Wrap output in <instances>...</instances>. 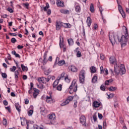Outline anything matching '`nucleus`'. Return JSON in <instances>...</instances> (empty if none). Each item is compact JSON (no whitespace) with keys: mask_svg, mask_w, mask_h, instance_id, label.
I'll use <instances>...</instances> for the list:
<instances>
[{"mask_svg":"<svg viewBox=\"0 0 129 129\" xmlns=\"http://www.w3.org/2000/svg\"><path fill=\"white\" fill-rule=\"evenodd\" d=\"M3 123L4 125H6V124H8L7 119H6L5 118H3Z\"/></svg>","mask_w":129,"mask_h":129,"instance_id":"38","label":"nucleus"},{"mask_svg":"<svg viewBox=\"0 0 129 129\" xmlns=\"http://www.w3.org/2000/svg\"><path fill=\"white\" fill-rule=\"evenodd\" d=\"M47 54H48V51H46L43 55V59H47Z\"/></svg>","mask_w":129,"mask_h":129,"instance_id":"45","label":"nucleus"},{"mask_svg":"<svg viewBox=\"0 0 129 129\" xmlns=\"http://www.w3.org/2000/svg\"><path fill=\"white\" fill-rule=\"evenodd\" d=\"M55 27L57 31H59L62 27V23L60 21H56L55 23Z\"/></svg>","mask_w":129,"mask_h":129,"instance_id":"9","label":"nucleus"},{"mask_svg":"<svg viewBox=\"0 0 129 129\" xmlns=\"http://www.w3.org/2000/svg\"><path fill=\"white\" fill-rule=\"evenodd\" d=\"M109 39L111 43V44L113 45V44H115L116 40H115V37L113 36V39L110 38V37H109Z\"/></svg>","mask_w":129,"mask_h":129,"instance_id":"20","label":"nucleus"},{"mask_svg":"<svg viewBox=\"0 0 129 129\" xmlns=\"http://www.w3.org/2000/svg\"><path fill=\"white\" fill-rule=\"evenodd\" d=\"M42 126V127H41ZM41 126L37 125V124H34L33 126V128L34 129H44V126L43 125H41Z\"/></svg>","mask_w":129,"mask_h":129,"instance_id":"18","label":"nucleus"},{"mask_svg":"<svg viewBox=\"0 0 129 129\" xmlns=\"http://www.w3.org/2000/svg\"><path fill=\"white\" fill-rule=\"evenodd\" d=\"M113 96H114V94H110V95H108V98H112V97H113Z\"/></svg>","mask_w":129,"mask_h":129,"instance_id":"56","label":"nucleus"},{"mask_svg":"<svg viewBox=\"0 0 129 129\" xmlns=\"http://www.w3.org/2000/svg\"><path fill=\"white\" fill-rule=\"evenodd\" d=\"M122 29L123 31H124L125 32L124 34H128V33L127 32V28H126V27L124 26H122Z\"/></svg>","mask_w":129,"mask_h":129,"instance_id":"35","label":"nucleus"},{"mask_svg":"<svg viewBox=\"0 0 129 129\" xmlns=\"http://www.w3.org/2000/svg\"><path fill=\"white\" fill-rule=\"evenodd\" d=\"M98 117H99V118H100V119H102V117H103V116H102V114L98 113Z\"/></svg>","mask_w":129,"mask_h":129,"instance_id":"55","label":"nucleus"},{"mask_svg":"<svg viewBox=\"0 0 129 129\" xmlns=\"http://www.w3.org/2000/svg\"><path fill=\"white\" fill-rule=\"evenodd\" d=\"M59 80L58 79H57L53 83V87L55 88L56 87V85H58V84L59 83Z\"/></svg>","mask_w":129,"mask_h":129,"instance_id":"29","label":"nucleus"},{"mask_svg":"<svg viewBox=\"0 0 129 129\" xmlns=\"http://www.w3.org/2000/svg\"><path fill=\"white\" fill-rule=\"evenodd\" d=\"M93 106L94 107H99L100 106V103L98 102L97 101H95L93 103Z\"/></svg>","mask_w":129,"mask_h":129,"instance_id":"15","label":"nucleus"},{"mask_svg":"<svg viewBox=\"0 0 129 129\" xmlns=\"http://www.w3.org/2000/svg\"><path fill=\"white\" fill-rule=\"evenodd\" d=\"M85 71L84 70H82L80 72V77H79V80L80 83H84V81H85Z\"/></svg>","mask_w":129,"mask_h":129,"instance_id":"3","label":"nucleus"},{"mask_svg":"<svg viewBox=\"0 0 129 129\" xmlns=\"http://www.w3.org/2000/svg\"><path fill=\"white\" fill-rule=\"evenodd\" d=\"M47 14L48 16H50V15H51V10H48Z\"/></svg>","mask_w":129,"mask_h":129,"instance_id":"63","label":"nucleus"},{"mask_svg":"<svg viewBox=\"0 0 129 129\" xmlns=\"http://www.w3.org/2000/svg\"><path fill=\"white\" fill-rule=\"evenodd\" d=\"M109 61L111 64H115V62H116V59H115V57H114V56H111L109 58Z\"/></svg>","mask_w":129,"mask_h":129,"instance_id":"14","label":"nucleus"},{"mask_svg":"<svg viewBox=\"0 0 129 129\" xmlns=\"http://www.w3.org/2000/svg\"><path fill=\"white\" fill-rule=\"evenodd\" d=\"M57 64V65H58V66H62V65H64V64H65V60H62L60 61H58Z\"/></svg>","mask_w":129,"mask_h":129,"instance_id":"22","label":"nucleus"},{"mask_svg":"<svg viewBox=\"0 0 129 129\" xmlns=\"http://www.w3.org/2000/svg\"><path fill=\"white\" fill-rule=\"evenodd\" d=\"M114 72L116 75H123L125 73V69L124 68V66L121 64L119 66H117V64L114 66Z\"/></svg>","mask_w":129,"mask_h":129,"instance_id":"1","label":"nucleus"},{"mask_svg":"<svg viewBox=\"0 0 129 129\" xmlns=\"http://www.w3.org/2000/svg\"><path fill=\"white\" fill-rule=\"evenodd\" d=\"M69 70H71L72 72H77V68L74 66H70L69 67Z\"/></svg>","mask_w":129,"mask_h":129,"instance_id":"10","label":"nucleus"},{"mask_svg":"<svg viewBox=\"0 0 129 129\" xmlns=\"http://www.w3.org/2000/svg\"><path fill=\"white\" fill-rule=\"evenodd\" d=\"M69 101H68V100L67 99L64 102H63L62 104H61V106H64V105H66L67 104H68V103H69Z\"/></svg>","mask_w":129,"mask_h":129,"instance_id":"36","label":"nucleus"},{"mask_svg":"<svg viewBox=\"0 0 129 129\" xmlns=\"http://www.w3.org/2000/svg\"><path fill=\"white\" fill-rule=\"evenodd\" d=\"M11 42L12 43H13L14 44H15V43H16V42H17V39H16V38H12L11 39Z\"/></svg>","mask_w":129,"mask_h":129,"instance_id":"49","label":"nucleus"},{"mask_svg":"<svg viewBox=\"0 0 129 129\" xmlns=\"http://www.w3.org/2000/svg\"><path fill=\"white\" fill-rule=\"evenodd\" d=\"M16 69H17V68L15 66H13L12 68H10V71L11 72H15V71H16Z\"/></svg>","mask_w":129,"mask_h":129,"instance_id":"37","label":"nucleus"},{"mask_svg":"<svg viewBox=\"0 0 129 129\" xmlns=\"http://www.w3.org/2000/svg\"><path fill=\"white\" fill-rule=\"evenodd\" d=\"M33 112H34V111L33 110H29L28 113L29 116H31L32 114H33Z\"/></svg>","mask_w":129,"mask_h":129,"instance_id":"41","label":"nucleus"},{"mask_svg":"<svg viewBox=\"0 0 129 129\" xmlns=\"http://www.w3.org/2000/svg\"><path fill=\"white\" fill-rule=\"evenodd\" d=\"M68 42L70 46H72V45H73L74 44L73 39H72V38L68 39Z\"/></svg>","mask_w":129,"mask_h":129,"instance_id":"31","label":"nucleus"},{"mask_svg":"<svg viewBox=\"0 0 129 129\" xmlns=\"http://www.w3.org/2000/svg\"><path fill=\"white\" fill-rule=\"evenodd\" d=\"M50 8V6H49L48 3H46V6L43 8H41L42 10L44 11V12H47V9H49Z\"/></svg>","mask_w":129,"mask_h":129,"instance_id":"21","label":"nucleus"},{"mask_svg":"<svg viewBox=\"0 0 129 129\" xmlns=\"http://www.w3.org/2000/svg\"><path fill=\"white\" fill-rule=\"evenodd\" d=\"M15 107L18 112H21V105L19 104V103H15Z\"/></svg>","mask_w":129,"mask_h":129,"instance_id":"16","label":"nucleus"},{"mask_svg":"<svg viewBox=\"0 0 129 129\" xmlns=\"http://www.w3.org/2000/svg\"><path fill=\"white\" fill-rule=\"evenodd\" d=\"M34 92H33V95L34 98H37L38 95H39V93H40V90L35 88H33Z\"/></svg>","mask_w":129,"mask_h":129,"instance_id":"8","label":"nucleus"},{"mask_svg":"<svg viewBox=\"0 0 129 129\" xmlns=\"http://www.w3.org/2000/svg\"><path fill=\"white\" fill-rule=\"evenodd\" d=\"M97 82V76H94L93 78H92V82L93 83H95Z\"/></svg>","mask_w":129,"mask_h":129,"instance_id":"28","label":"nucleus"},{"mask_svg":"<svg viewBox=\"0 0 129 129\" xmlns=\"http://www.w3.org/2000/svg\"><path fill=\"white\" fill-rule=\"evenodd\" d=\"M118 41L121 43L122 47H124L126 45L127 40H128V33H124V35H122L120 39L117 37Z\"/></svg>","mask_w":129,"mask_h":129,"instance_id":"2","label":"nucleus"},{"mask_svg":"<svg viewBox=\"0 0 129 129\" xmlns=\"http://www.w3.org/2000/svg\"><path fill=\"white\" fill-rule=\"evenodd\" d=\"M2 76L3 78H7V77H8V75H7V74L5 73H3L2 74Z\"/></svg>","mask_w":129,"mask_h":129,"instance_id":"42","label":"nucleus"},{"mask_svg":"<svg viewBox=\"0 0 129 129\" xmlns=\"http://www.w3.org/2000/svg\"><path fill=\"white\" fill-rule=\"evenodd\" d=\"M47 62H48V60H47V59L43 58V65H46V64L47 63Z\"/></svg>","mask_w":129,"mask_h":129,"instance_id":"51","label":"nucleus"},{"mask_svg":"<svg viewBox=\"0 0 129 129\" xmlns=\"http://www.w3.org/2000/svg\"><path fill=\"white\" fill-rule=\"evenodd\" d=\"M44 79H45L44 77L39 78L38 79V81L39 83H44L45 82Z\"/></svg>","mask_w":129,"mask_h":129,"instance_id":"24","label":"nucleus"},{"mask_svg":"<svg viewBox=\"0 0 129 129\" xmlns=\"http://www.w3.org/2000/svg\"><path fill=\"white\" fill-rule=\"evenodd\" d=\"M60 13H61V14H64V15H69V11L67 10H60Z\"/></svg>","mask_w":129,"mask_h":129,"instance_id":"17","label":"nucleus"},{"mask_svg":"<svg viewBox=\"0 0 129 129\" xmlns=\"http://www.w3.org/2000/svg\"><path fill=\"white\" fill-rule=\"evenodd\" d=\"M56 5L57 7H64V2L61 0L57 1Z\"/></svg>","mask_w":129,"mask_h":129,"instance_id":"13","label":"nucleus"},{"mask_svg":"<svg viewBox=\"0 0 129 129\" xmlns=\"http://www.w3.org/2000/svg\"><path fill=\"white\" fill-rule=\"evenodd\" d=\"M75 9L76 13H79L81 12V8L79 4L77 3H75Z\"/></svg>","mask_w":129,"mask_h":129,"instance_id":"7","label":"nucleus"},{"mask_svg":"<svg viewBox=\"0 0 129 129\" xmlns=\"http://www.w3.org/2000/svg\"><path fill=\"white\" fill-rule=\"evenodd\" d=\"M57 90L58 91H61L62 90V85H59L57 87Z\"/></svg>","mask_w":129,"mask_h":129,"instance_id":"44","label":"nucleus"},{"mask_svg":"<svg viewBox=\"0 0 129 129\" xmlns=\"http://www.w3.org/2000/svg\"><path fill=\"white\" fill-rule=\"evenodd\" d=\"M91 72L92 73H95L96 72V70L95 69V67H91L90 68Z\"/></svg>","mask_w":129,"mask_h":129,"instance_id":"34","label":"nucleus"},{"mask_svg":"<svg viewBox=\"0 0 129 129\" xmlns=\"http://www.w3.org/2000/svg\"><path fill=\"white\" fill-rule=\"evenodd\" d=\"M47 117L50 120L49 124H54L56 119V115L54 113L49 114L48 115Z\"/></svg>","mask_w":129,"mask_h":129,"instance_id":"5","label":"nucleus"},{"mask_svg":"<svg viewBox=\"0 0 129 129\" xmlns=\"http://www.w3.org/2000/svg\"><path fill=\"white\" fill-rule=\"evenodd\" d=\"M23 5L24 7V8H26L27 10H28L29 6V3H24Z\"/></svg>","mask_w":129,"mask_h":129,"instance_id":"40","label":"nucleus"},{"mask_svg":"<svg viewBox=\"0 0 129 129\" xmlns=\"http://www.w3.org/2000/svg\"><path fill=\"white\" fill-rule=\"evenodd\" d=\"M8 12H9L11 13H14V10H13V9L11 8H8Z\"/></svg>","mask_w":129,"mask_h":129,"instance_id":"54","label":"nucleus"},{"mask_svg":"<svg viewBox=\"0 0 129 129\" xmlns=\"http://www.w3.org/2000/svg\"><path fill=\"white\" fill-rule=\"evenodd\" d=\"M46 101L47 103H51L53 101V99L52 98V95H50L49 96H47L45 97Z\"/></svg>","mask_w":129,"mask_h":129,"instance_id":"11","label":"nucleus"},{"mask_svg":"<svg viewBox=\"0 0 129 129\" xmlns=\"http://www.w3.org/2000/svg\"><path fill=\"white\" fill-rule=\"evenodd\" d=\"M24 48V46H21L20 45H18L17 48L19 49V50H21V49H23Z\"/></svg>","mask_w":129,"mask_h":129,"instance_id":"58","label":"nucleus"},{"mask_svg":"<svg viewBox=\"0 0 129 129\" xmlns=\"http://www.w3.org/2000/svg\"><path fill=\"white\" fill-rule=\"evenodd\" d=\"M51 73V71L50 70H48L47 71H44V74L45 75L48 76L49 74Z\"/></svg>","mask_w":129,"mask_h":129,"instance_id":"39","label":"nucleus"},{"mask_svg":"<svg viewBox=\"0 0 129 129\" xmlns=\"http://www.w3.org/2000/svg\"><path fill=\"white\" fill-rule=\"evenodd\" d=\"M64 81H66V82H67V83H69L71 81L70 79L68 77V75H67V74L64 78Z\"/></svg>","mask_w":129,"mask_h":129,"instance_id":"30","label":"nucleus"},{"mask_svg":"<svg viewBox=\"0 0 129 129\" xmlns=\"http://www.w3.org/2000/svg\"><path fill=\"white\" fill-rule=\"evenodd\" d=\"M32 90H33V89H30L28 91V93L30 94V96H32Z\"/></svg>","mask_w":129,"mask_h":129,"instance_id":"61","label":"nucleus"},{"mask_svg":"<svg viewBox=\"0 0 129 129\" xmlns=\"http://www.w3.org/2000/svg\"><path fill=\"white\" fill-rule=\"evenodd\" d=\"M28 78V77L26 75H23V79L24 80H26Z\"/></svg>","mask_w":129,"mask_h":129,"instance_id":"64","label":"nucleus"},{"mask_svg":"<svg viewBox=\"0 0 129 129\" xmlns=\"http://www.w3.org/2000/svg\"><path fill=\"white\" fill-rule=\"evenodd\" d=\"M44 79L46 80L47 82H49L51 79V76H49L47 78H44Z\"/></svg>","mask_w":129,"mask_h":129,"instance_id":"53","label":"nucleus"},{"mask_svg":"<svg viewBox=\"0 0 129 129\" xmlns=\"http://www.w3.org/2000/svg\"><path fill=\"white\" fill-rule=\"evenodd\" d=\"M66 77V74L65 73H62L60 77H58L57 78L58 80H61V79H62V78H63V77Z\"/></svg>","mask_w":129,"mask_h":129,"instance_id":"23","label":"nucleus"},{"mask_svg":"<svg viewBox=\"0 0 129 129\" xmlns=\"http://www.w3.org/2000/svg\"><path fill=\"white\" fill-rule=\"evenodd\" d=\"M93 117L94 121H96L97 120V117H96V115L94 114Z\"/></svg>","mask_w":129,"mask_h":129,"instance_id":"57","label":"nucleus"},{"mask_svg":"<svg viewBox=\"0 0 129 129\" xmlns=\"http://www.w3.org/2000/svg\"><path fill=\"white\" fill-rule=\"evenodd\" d=\"M37 86L38 88H40V89H44V85L43 84L37 85Z\"/></svg>","mask_w":129,"mask_h":129,"instance_id":"43","label":"nucleus"},{"mask_svg":"<svg viewBox=\"0 0 129 129\" xmlns=\"http://www.w3.org/2000/svg\"><path fill=\"white\" fill-rule=\"evenodd\" d=\"M100 59L101 60H104V55H103V54H100Z\"/></svg>","mask_w":129,"mask_h":129,"instance_id":"60","label":"nucleus"},{"mask_svg":"<svg viewBox=\"0 0 129 129\" xmlns=\"http://www.w3.org/2000/svg\"><path fill=\"white\" fill-rule=\"evenodd\" d=\"M59 60H60V58L58 57H57L55 60V63L58 64V62H59Z\"/></svg>","mask_w":129,"mask_h":129,"instance_id":"59","label":"nucleus"},{"mask_svg":"<svg viewBox=\"0 0 129 129\" xmlns=\"http://www.w3.org/2000/svg\"><path fill=\"white\" fill-rule=\"evenodd\" d=\"M21 67L23 71H28V67L24 66L23 64H21Z\"/></svg>","mask_w":129,"mask_h":129,"instance_id":"27","label":"nucleus"},{"mask_svg":"<svg viewBox=\"0 0 129 129\" xmlns=\"http://www.w3.org/2000/svg\"><path fill=\"white\" fill-rule=\"evenodd\" d=\"M100 89H101V90H102L103 91H105V87L103 85H102L100 87Z\"/></svg>","mask_w":129,"mask_h":129,"instance_id":"46","label":"nucleus"},{"mask_svg":"<svg viewBox=\"0 0 129 129\" xmlns=\"http://www.w3.org/2000/svg\"><path fill=\"white\" fill-rule=\"evenodd\" d=\"M118 9L119 12V13L121 14L122 18H125V13L123 11V10L122 9V7L120 5L118 6Z\"/></svg>","mask_w":129,"mask_h":129,"instance_id":"6","label":"nucleus"},{"mask_svg":"<svg viewBox=\"0 0 129 129\" xmlns=\"http://www.w3.org/2000/svg\"><path fill=\"white\" fill-rule=\"evenodd\" d=\"M116 89H117V88L116 87H110L109 88V90L110 91H115V90H116Z\"/></svg>","mask_w":129,"mask_h":129,"instance_id":"33","label":"nucleus"},{"mask_svg":"<svg viewBox=\"0 0 129 129\" xmlns=\"http://www.w3.org/2000/svg\"><path fill=\"white\" fill-rule=\"evenodd\" d=\"M81 56H82V55L81 54V52H80V51H78L77 53V56L81 57Z\"/></svg>","mask_w":129,"mask_h":129,"instance_id":"47","label":"nucleus"},{"mask_svg":"<svg viewBox=\"0 0 129 129\" xmlns=\"http://www.w3.org/2000/svg\"><path fill=\"white\" fill-rule=\"evenodd\" d=\"M60 40H59V46L60 48H63V47H65V46H64V39L63 38H62V42H61V37L59 38Z\"/></svg>","mask_w":129,"mask_h":129,"instance_id":"19","label":"nucleus"},{"mask_svg":"<svg viewBox=\"0 0 129 129\" xmlns=\"http://www.w3.org/2000/svg\"><path fill=\"white\" fill-rule=\"evenodd\" d=\"M91 19H90V17H88L87 20V23L88 26V27H90V25H91Z\"/></svg>","mask_w":129,"mask_h":129,"instance_id":"25","label":"nucleus"},{"mask_svg":"<svg viewBox=\"0 0 129 129\" xmlns=\"http://www.w3.org/2000/svg\"><path fill=\"white\" fill-rule=\"evenodd\" d=\"M80 122L81 123H82V124H85V121H86V119L85 118V116H81L80 117Z\"/></svg>","mask_w":129,"mask_h":129,"instance_id":"12","label":"nucleus"},{"mask_svg":"<svg viewBox=\"0 0 129 129\" xmlns=\"http://www.w3.org/2000/svg\"><path fill=\"white\" fill-rule=\"evenodd\" d=\"M67 100H68L69 102H70V101H72V100H73V97L70 96L68 98Z\"/></svg>","mask_w":129,"mask_h":129,"instance_id":"48","label":"nucleus"},{"mask_svg":"<svg viewBox=\"0 0 129 129\" xmlns=\"http://www.w3.org/2000/svg\"><path fill=\"white\" fill-rule=\"evenodd\" d=\"M104 69H103V67L101 66L100 67V71H101V74H102L104 72Z\"/></svg>","mask_w":129,"mask_h":129,"instance_id":"52","label":"nucleus"},{"mask_svg":"<svg viewBox=\"0 0 129 129\" xmlns=\"http://www.w3.org/2000/svg\"><path fill=\"white\" fill-rule=\"evenodd\" d=\"M19 71H16L15 72V78L16 79V80H18L19 78Z\"/></svg>","mask_w":129,"mask_h":129,"instance_id":"32","label":"nucleus"},{"mask_svg":"<svg viewBox=\"0 0 129 129\" xmlns=\"http://www.w3.org/2000/svg\"><path fill=\"white\" fill-rule=\"evenodd\" d=\"M69 89L72 90H73L74 92H76L77 91V83L76 82V80H74L72 83V85L70 86Z\"/></svg>","mask_w":129,"mask_h":129,"instance_id":"4","label":"nucleus"},{"mask_svg":"<svg viewBox=\"0 0 129 129\" xmlns=\"http://www.w3.org/2000/svg\"><path fill=\"white\" fill-rule=\"evenodd\" d=\"M64 25L65 26L66 28H70V24H69V23H64Z\"/></svg>","mask_w":129,"mask_h":129,"instance_id":"50","label":"nucleus"},{"mask_svg":"<svg viewBox=\"0 0 129 129\" xmlns=\"http://www.w3.org/2000/svg\"><path fill=\"white\" fill-rule=\"evenodd\" d=\"M3 103H4V105H5V106L8 105V102L7 101V100H4V101H3Z\"/></svg>","mask_w":129,"mask_h":129,"instance_id":"62","label":"nucleus"},{"mask_svg":"<svg viewBox=\"0 0 129 129\" xmlns=\"http://www.w3.org/2000/svg\"><path fill=\"white\" fill-rule=\"evenodd\" d=\"M90 11L91 13H94V7L93 4H91L90 6Z\"/></svg>","mask_w":129,"mask_h":129,"instance_id":"26","label":"nucleus"}]
</instances>
